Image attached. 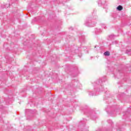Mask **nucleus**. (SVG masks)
<instances>
[{"instance_id": "f257e3e1", "label": "nucleus", "mask_w": 131, "mask_h": 131, "mask_svg": "<svg viewBox=\"0 0 131 131\" xmlns=\"http://www.w3.org/2000/svg\"><path fill=\"white\" fill-rule=\"evenodd\" d=\"M104 56H110V52L109 51H106L104 53Z\"/></svg>"}, {"instance_id": "f03ea898", "label": "nucleus", "mask_w": 131, "mask_h": 131, "mask_svg": "<svg viewBox=\"0 0 131 131\" xmlns=\"http://www.w3.org/2000/svg\"><path fill=\"white\" fill-rule=\"evenodd\" d=\"M117 10H118V11H121V10H122L123 8L122 6H119L117 8Z\"/></svg>"}, {"instance_id": "7ed1b4c3", "label": "nucleus", "mask_w": 131, "mask_h": 131, "mask_svg": "<svg viewBox=\"0 0 131 131\" xmlns=\"http://www.w3.org/2000/svg\"><path fill=\"white\" fill-rule=\"evenodd\" d=\"M127 54H129V52H128V51H126Z\"/></svg>"}]
</instances>
